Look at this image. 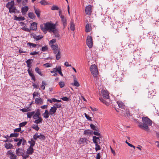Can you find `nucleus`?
<instances>
[{
    "instance_id": "5",
    "label": "nucleus",
    "mask_w": 159,
    "mask_h": 159,
    "mask_svg": "<svg viewBox=\"0 0 159 159\" xmlns=\"http://www.w3.org/2000/svg\"><path fill=\"white\" fill-rule=\"evenodd\" d=\"M92 6L91 5H89L86 7L85 12L87 15H91L92 12Z\"/></svg>"
},
{
    "instance_id": "1",
    "label": "nucleus",
    "mask_w": 159,
    "mask_h": 159,
    "mask_svg": "<svg viewBox=\"0 0 159 159\" xmlns=\"http://www.w3.org/2000/svg\"><path fill=\"white\" fill-rule=\"evenodd\" d=\"M41 30L44 34L47 33L48 31L50 32L53 33L56 38L60 39V35L58 29L56 28L55 24L52 23L51 22L48 21L43 24L40 25Z\"/></svg>"
},
{
    "instance_id": "28",
    "label": "nucleus",
    "mask_w": 159,
    "mask_h": 159,
    "mask_svg": "<svg viewBox=\"0 0 159 159\" xmlns=\"http://www.w3.org/2000/svg\"><path fill=\"white\" fill-rule=\"evenodd\" d=\"M43 120V119L41 118V117H39L38 119V120H35L34 121V123L37 124H39V123H42V121Z\"/></svg>"
},
{
    "instance_id": "62",
    "label": "nucleus",
    "mask_w": 159,
    "mask_h": 159,
    "mask_svg": "<svg viewBox=\"0 0 159 159\" xmlns=\"http://www.w3.org/2000/svg\"><path fill=\"white\" fill-rule=\"evenodd\" d=\"M22 156L23 157V158L26 159L27 158L29 157V155L28 154H27L26 155H24V153L22 155Z\"/></svg>"
},
{
    "instance_id": "47",
    "label": "nucleus",
    "mask_w": 159,
    "mask_h": 159,
    "mask_svg": "<svg viewBox=\"0 0 159 159\" xmlns=\"http://www.w3.org/2000/svg\"><path fill=\"white\" fill-rule=\"evenodd\" d=\"M16 157H17L16 155L13 153H11V155L10 157V159H16Z\"/></svg>"
},
{
    "instance_id": "60",
    "label": "nucleus",
    "mask_w": 159,
    "mask_h": 159,
    "mask_svg": "<svg viewBox=\"0 0 159 159\" xmlns=\"http://www.w3.org/2000/svg\"><path fill=\"white\" fill-rule=\"evenodd\" d=\"M93 134L97 136H101V134L99 132L97 131H94L93 132Z\"/></svg>"
},
{
    "instance_id": "15",
    "label": "nucleus",
    "mask_w": 159,
    "mask_h": 159,
    "mask_svg": "<svg viewBox=\"0 0 159 159\" xmlns=\"http://www.w3.org/2000/svg\"><path fill=\"white\" fill-rule=\"evenodd\" d=\"M29 9V8L28 6H25L22 7L21 9V12L23 15H25L26 14L27 12Z\"/></svg>"
},
{
    "instance_id": "51",
    "label": "nucleus",
    "mask_w": 159,
    "mask_h": 159,
    "mask_svg": "<svg viewBox=\"0 0 159 159\" xmlns=\"http://www.w3.org/2000/svg\"><path fill=\"white\" fill-rule=\"evenodd\" d=\"M39 139L41 140H43L45 139V137L43 134H40V135H39Z\"/></svg>"
},
{
    "instance_id": "18",
    "label": "nucleus",
    "mask_w": 159,
    "mask_h": 159,
    "mask_svg": "<svg viewBox=\"0 0 159 159\" xmlns=\"http://www.w3.org/2000/svg\"><path fill=\"white\" fill-rule=\"evenodd\" d=\"M34 10L35 13L37 15V17L39 18H40L41 13L40 10L39 9L35 8V7H34Z\"/></svg>"
},
{
    "instance_id": "49",
    "label": "nucleus",
    "mask_w": 159,
    "mask_h": 159,
    "mask_svg": "<svg viewBox=\"0 0 159 159\" xmlns=\"http://www.w3.org/2000/svg\"><path fill=\"white\" fill-rule=\"evenodd\" d=\"M58 7L56 5H53L51 7V10H58Z\"/></svg>"
},
{
    "instance_id": "4",
    "label": "nucleus",
    "mask_w": 159,
    "mask_h": 159,
    "mask_svg": "<svg viewBox=\"0 0 159 159\" xmlns=\"http://www.w3.org/2000/svg\"><path fill=\"white\" fill-rule=\"evenodd\" d=\"M86 43L89 48H92L93 46V42L92 37L90 36H88L87 39Z\"/></svg>"
},
{
    "instance_id": "20",
    "label": "nucleus",
    "mask_w": 159,
    "mask_h": 159,
    "mask_svg": "<svg viewBox=\"0 0 159 159\" xmlns=\"http://www.w3.org/2000/svg\"><path fill=\"white\" fill-rule=\"evenodd\" d=\"M5 147L7 149H9L13 148V146L11 143H6L5 144Z\"/></svg>"
},
{
    "instance_id": "40",
    "label": "nucleus",
    "mask_w": 159,
    "mask_h": 159,
    "mask_svg": "<svg viewBox=\"0 0 159 159\" xmlns=\"http://www.w3.org/2000/svg\"><path fill=\"white\" fill-rule=\"evenodd\" d=\"M74 85L76 87H79L80 86L79 84L75 78L74 79Z\"/></svg>"
},
{
    "instance_id": "25",
    "label": "nucleus",
    "mask_w": 159,
    "mask_h": 159,
    "mask_svg": "<svg viewBox=\"0 0 159 159\" xmlns=\"http://www.w3.org/2000/svg\"><path fill=\"white\" fill-rule=\"evenodd\" d=\"M28 16L30 18L32 19H34L36 17L35 16L33 12H30L28 14Z\"/></svg>"
},
{
    "instance_id": "14",
    "label": "nucleus",
    "mask_w": 159,
    "mask_h": 159,
    "mask_svg": "<svg viewBox=\"0 0 159 159\" xmlns=\"http://www.w3.org/2000/svg\"><path fill=\"white\" fill-rule=\"evenodd\" d=\"M30 29L33 30H35L37 29V23L33 22L31 24Z\"/></svg>"
},
{
    "instance_id": "53",
    "label": "nucleus",
    "mask_w": 159,
    "mask_h": 159,
    "mask_svg": "<svg viewBox=\"0 0 159 159\" xmlns=\"http://www.w3.org/2000/svg\"><path fill=\"white\" fill-rule=\"evenodd\" d=\"M31 61H33V59H29L27 60L26 62L27 65H31Z\"/></svg>"
},
{
    "instance_id": "48",
    "label": "nucleus",
    "mask_w": 159,
    "mask_h": 159,
    "mask_svg": "<svg viewBox=\"0 0 159 159\" xmlns=\"http://www.w3.org/2000/svg\"><path fill=\"white\" fill-rule=\"evenodd\" d=\"M38 133H36L33 135V138L35 140H36L37 138H39V135L37 134Z\"/></svg>"
},
{
    "instance_id": "37",
    "label": "nucleus",
    "mask_w": 159,
    "mask_h": 159,
    "mask_svg": "<svg viewBox=\"0 0 159 159\" xmlns=\"http://www.w3.org/2000/svg\"><path fill=\"white\" fill-rule=\"evenodd\" d=\"M56 59L57 60H59L61 58V52L60 51H59L56 54Z\"/></svg>"
},
{
    "instance_id": "9",
    "label": "nucleus",
    "mask_w": 159,
    "mask_h": 159,
    "mask_svg": "<svg viewBox=\"0 0 159 159\" xmlns=\"http://www.w3.org/2000/svg\"><path fill=\"white\" fill-rule=\"evenodd\" d=\"M24 152V150L21 148H18L16 149V154L17 156H22Z\"/></svg>"
},
{
    "instance_id": "50",
    "label": "nucleus",
    "mask_w": 159,
    "mask_h": 159,
    "mask_svg": "<svg viewBox=\"0 0 159 159\" xmlns=\"http://www.w3.org/2000/svg\"><path fill=\"white\" fill-rule=\"evenodd\" d=\"M42 5H45L48 4V3L45 0H42L39 2Z\"/></svg>"
},
{
    "instance_id": "26",
    "label": "nucleus",
    "mask_w": 159,
    "mask_h": 159,
    "mask_svg": "<svg viewBox=\"0 0 159 159\" xmlns=\"http://www.w3.org/2000/svg\"><path fill=\"white\" fill-rule=\"evenodd\" d=\"M92 131L89 129H86L84 131V135H90L92 134Z\"/></svg>"
},
{
    "instance_id": "30",
    "label": "nucleus",
    "mask_w": 159,
    "mask_h": 159,
    "mask_svg": "<svg viewBox=\"0 0 159 159\" xmlns=\"http://www.w3.org/2000/svg\"><path fill=\"white\" fill-rule=\"evenodd\" d=\"M117 103L119 108L122 109L124 108L125 106L122 102H117Z\"/></svg>"
},
{
    "instance_id": "46",
    "label": "nucleus",
    "mask_w": 159,
    "mask_h": 159,
    "mask_svg": "<svg viewBox=\"0 0 159 159\" xmlns=\"http://www.w3.org/2000/svg\"><path fill=\"white\" fill-rule=\"evenodd\" d=\"M27 123V122L26 121L20 123L19 125L20 127L21 128V127H23L25 126Z\"/></svg>"
},
{
    "instance_id": "57",
    "label": "nucleus",
    "mask_w": 159,
    "mask_h": 159,
    "mask_svg": "<svg viewBox=\"0 0 159 159\" xmlns=\"http://www.w3.org/2000/svg\"><path fill=\"white\" fill-rule=\"evenodd\" d=\"M54 105L56 106L55 107H56V108H60L61 106V103H55Z\"/></svg>"
},
{
    "instance_id": "22",
    "label": "nucleus",
    "mask_w": 159,
    "mask_h": 159,
    "mask_svg": "<svg viewBox=\"0 0 159 159\" xmlns=\"http://www.w3.org/2000/svg\"><path fill=\"white\" fill-rule=\"evenodd\" d=\"M28 74L31 77V79L34 81V82L36 81V79L34 75L31 73V72L29 71Z\"/></svg>"
},
{
    "instance_id": "64",
    "label": "nucleus",
    "mask_w": 159,
    "mask_h": 159,
    "mask_svg": "<svg viewBox=\"0 0 159 159\" xmlns=\"http://www.w3.org/2000/svg\"><path fill=\"white\" fill-rule=\"evenodd\" d=\"M101 156L100 155V153H98L97 154L96 159H100Z\"/></svg>"
},
{
    "instance_id": "52",
    "label": "nucleus",
    "mask_w": 159,
    "mask_h": 159,
    "mask_svg": "<svg viewBox=\"0 0 159 159\" xmlns=\"http://www.w3.org/2000/svg\"><path fill=\"white\" fill-rule=\"evenodd\" d=\"M48 47L47 46L43 47L41 49V50L43 52H45L48 49Z\"/></svg>"
},
{
    "instance_id": "54",
    "label": "nucleus",
    "mask_w": 159,
    "mask_h": 159,
    "mask_svg": "<svg viewBox=\"0 0 159 159\" xmlns=\"http://www.w3.org/2000/svg\"><path fill=\"white\" fill-rule=\"evenodd\" d=\"M59 84L61 88H62L65 86V84L63 82H60L59 83Z\"/></svg>"
},
{
    "instance_id": "61",
    "label": "nucleus",
    "mask_w": 159,
    "mask_h": 159,
    "mask_svg": "<svg viewBox=\"0 0 159 159\" xmlns=\"http://www.w3.org/2000/svg\"><path fill=\"white\" fill-rule=\"evenodd\" d=\"M38 53H39L38 52L34 51V52H31L30 53V55H35L38 54Z\"/></svg>"
},
{
    "instance_id": "6",
    "label": "nucleus",
    "mask_w": 159,
    "mask_h": 159,
    "mask_svg": "<svg viewBox=\"0 0 159 159\" xmlns=\"http://www.w3.org/2000/svg\"><path fill=\"white\" fill-rule=\"evenodd\" d=\"M88 140L86 138H80L78 141L79 143L80 144L85 143L86 144L88 143Z\"/></svg>"
},
{
    "instance_id": "42",
    "label": "nucleus",
    "mask_w": 159,
    "mask_h": 159,
    "mask_svg": "<svg viewBox=\"0 0 159 159\" xmlns=\"http://www.w3.org/2000/svg\"><path fill=\"white\" fill-rule=\"evenodd\" d=\"M95 150L96 151H97L98 150H101V147L100 145H99L97 143H95Z\"/></svg>"
},
{
    "instance_id": "12",
    "label": "nucleus",
    "mask_w": 159,
    "mask_h": 159,
    "mask_svg": "<svg viewBox=\"0 0 159 159\" xmlns=\"http://www.w3.org/2000/svg\"><path fill=\"white\" fill-rule=\"evenodd\" d=\"M35 102L37 104H42L43 103V99L40 98H36L35 99Z\"/></svg>"
},
{
    "instance_id": "17",
    "label": "nucleus",
    "mask_w": 159,
    "mask_h": 159,
    "mask_svg": "<svg viewBox=\"0 0 159 159\" xmlns=\"http://www.w3.org/2000/svg\"><path fill=\"white\" fill-rule=\"evenodd\" d=\"M34 150L33 147H30L27 150V153L28 155H31L34 152Z\"/></svg>"
},
{
    "instance_id": "58",
    "label": "nucleus",
    "mask_w": 159,
    "mask_h": 159,
    "mask_svg": "<svg viewBox=\"0 0 159 159\" xmlns=\"http://www.w3.org/2000/svg\"><path fill=\"white\" fill-rule=\"evenodd\" d=\"M84 115H85V116L88 120H91V117L87 115L86 113H85Z\"/></svg>"
},
{
    "instance_id": "19",
    "label": "nucleus",
    "mask_w": 159,
    "mask_h": 159,
    "mask_svg": "<svg viewBox=\"0 0 159 159\" xmlns=\"http://www.w3.org/2000/svg\"><path fill=\"white\" fill-rule=\"evenodd\" d=\"M91 25L88 23L86 24L85 26V32H89L91 31Z\"/></svg>"
},
{
    "instance_id": "11",
    "label": "nucleus",
    "mask_w": 159,
    "mask_h": 159,
    "mask_svg": "<svg viewBox=\"0 0 159 159\" xmlns=\"http://www.w3.org/2000/svg\"><path fill=\"white\" fill-rule=\"evenodd\" d=\"M57 110L56 107L53 106L49 110V114L51 115L54 114L56 112Z\"/></svg>"
},
{
    "instance_id": "33",
    "label": "nucleus",
    "mask_w": 159,
    "mask_h": 159,
    "mask_svg": "<svg viewBox=\"0 0 159 159\" xmlns=\"http://www.w3.org/2000/svg\"><path fill=\"white\" fill-rule=\"evenodd\" d=\"M99 99L101 102H102L106 105L108 106L109 105V103L104 100L102 98H99Z\"/></svg>"
},
{
    "instance_id": "8",
    "label": "nucleus",
    "mask_w": 159,
    "mask_h": 159,
    "mask_svg": "<svg viewBox=\"0 0 159 159\" xmlns=\"http://www.w3.org/2000/svg\"><path fill=\"white\" fill-rule=\"evenodd\" d=\"M102 94L104 98L108 99L109 98V94L105 90L102 91Z\"/></svg>"
},
{
    "instance_id": "10",
    "label": "nucleus",
    "mask_w": 159,
    "mask_h": 159,
    "mask_svg": "<svg viewBox=\"0 0 159 159\" xmlns=\"http://www.w3.org/2000/svg\"><path fill=\"white\" fill-rule=\"evenodd\" d=\"M93 142L94 143L100 144V139L99 137H97L96 136H93Z\"/></svg>"
},
{
    "instance_id": "35",
    "label": "nucleus",
    "mask_w": 159,
    "mask_h": 159,
    "mask_svg": "<svg viewBox=\"0 0 159 159\" xmlns=\"http://www.w3.org/2000/svg\"><path fill=\"white\" fill-rule=\"evenodd\" d=\"M90 127L91 128L94 130L98 131V129L97 127H96L95 125L92 124H90Z\"/></svg>"
},
{
    "instance_id": "43",
    "label": "nucleus",
    "mask_w": 159,
    "mask_h": 159,
    "mask_svg": "<svg viewBox=\"0 0 159 159\" xmlns=\"http://www.w3.org/2000/svg\"><path fill=\"white\" fill-rule=\"evenodd\" d=\"M19 135L18 133H12L10 134V137H17Z\"/></svg>"
},
{
    "instance_id": "56",
    "label": "nucleus",
    "mask_w": 159,
    "mask_h": 159,
    "mask_svg": "<svg viewBox=\"0 0 159 159\" xmlns=\"http://www.w3.org/2000/svg\"><path fill=\"white\" fill-rule=\"evenodd\" d=\"M61 99L63 100V101H67L69 100V98H67L66 97H64L61 98Z\"/></svg>"
},
{
    "instance_id": "29",
    "label": "nucleus",
    "mask_w": 159,
    "mask_h": 159,
    "mask_svg": "<svg viewBox=\"0 0 159 159\" xmlns=\"http://www.w3.org/2000/svg\"><path fill=\"white\" fill-rule=\"evenodd\" d=\"M9 12H10V13H15V11L16 10V7H15L13 6V7H12L10 8H9Z\"/></svg>"
},
{
    "instance_id": "3",
    "label": "nucleus",
    "mask_w": 159,
    "mask_h": 159,
    "mask_svg": "<svg viewBox=\"0 0 159 159\" xmlns=\"http://www.w3.org/2000/svg\"><path fill=\"white\" fill-rule=\"evenodd\" d=\"M90 71L94 77H96L98 75V68L95 65H93L91 66Z\"/></svg>"
},
{
    "instance_id": "16",
    "label": "nucleus",
    "mask_w": 159,
    "mask_h": 159,
    "mask_svg": "<svg viewBox=\"0 0 159 159\" xmlns=\"http://www.w3.org/2000/svg\"><path fill=\"white\" fill-rule=\"evenodd\" d=\"M110 21V19L108 16L105 17L104 19L102 20V22L104 24L107 25L109 23Z\"/></svg>"
},
{
    "instance_id": "39",
    "label": "nucleus",
    "mask_w": 159,
    "mask_h": 159,
    "mask_svg": "<svg viewBox=\"0 0 159 159\" xmlns=\"http://www.w3.org/2000/svg\"><path fill=\"white\" fill-rule=\"evenodd\" d=\"M27 45H29L30 48H31V47L32 48H35L36 46V44L31 43H27Z\"/></svg>"
},
{
    "instance_id": "31",
    "label": "nucleus",
    "mask_w": 159,
    "mask_h": 159,
    "mask_svg": "<svg viewBox=\"0 0 159 159\" xmlns=\"http://www.w3.org/2000/svg\"><path fill=\"white\" fill-rule=\"evenodd\" d=\"M34 114V111L28 112L27 114V118H30L32 116H33Z\"/></svg>"
},
{
    "instance_id": "24",
    "label": "nucleus",
    "mask_w": 159,
    "mask_h": 159,
    "mask_svg": "<svg viewBox=\"0 0 159 159\" xmlns=\"http://www.w3.org/2000/svg\"><path fill=\"white\" fill-rule=\"evenodd\" d=\"M43 36L42 35L34 36L33 38L36 41H38L43 38Z\"/></svg>"
},
{
    "instance_id": "7",
    "label": "nucleus",
    "mask_w": 159,
    "mask_h": 159,
    "mask_svg": "<svg viewBox=\"0 0 159 159\" xmlns=\"http://www.w3.org/2000/svg\"><path fill=\"white\" fill-rule=\"evenodd\" d=\"M61 18L63 26V29H64L67 25V20L66 18H65L64 16H61Z\"/></svg>"
},
{
    "instance_id": "23",
    "label": "nucleus",
    "mask_w": 159,
    "mask_h": 159,
    "mask_svg": "<svg viewBox=\"0 0 159 159\" xmlns=\"http://www.w3.org/2000/svg\"><path fill=\"white\" fill-rule=\"evenodd\" d=\"M28 143L30 144V146L33 147L35 143V141L32 138L30 139V140L28 141Z\"/></svg>"
},
{
    "instance_id": "41",
    "label": "nucleus",
    "mask_w": 159,
    "mask_h": 159,
    "mask_svg": "<svg viewBox=\"0 0 159 159\" xmlns=\"http://www.w3.org/2000/svg\"><path fill=\"white\" fill-rule=\"evenodd\" d=\"M40 115V110L39 109L37 110L36 112V113L34 114V117H35V116H36L39 118V116Z\"/></svg>"
},
{
    "instance_id": "34",
    "label": "nucleus",
    "mask_w": 159,
    "mask_h": 159,
    "mask_svg": "<svg viewBox=\"0 0 159 159\" xmlns=\"http://www.w3.org/2000/svg\"><path fill=\"white\" fill-rule=\"evenodd\" d=\"M57 72H58L61 76L62 77L63 76V74L61 72V67L60 66H59L57 68Z\"/></svg>"
},
{
    "instance_id": "45",
    "label": "nucleus",
    "mask_w": 159,
    "mask_h": 159,
    "mask_svg": "<svg viewBox=\"0 0 159 159\" xmlns=\"http://www.w3.org/2000/svg\"><path fill=\"white\" fill-rule=\"evenodd\" d=\"M56 42V39H53L50 40L49 42V44L50 45H52V44L55 43Z\"/></svg>"
},
{
    "instance_id": "27",
    "label": "nucleus",
    "mask_w": 159,
    "mask_h": 159,
    "mask_svg": "<svg viewBox=\"0 0 159 159\" xmlns=\"http://www.w3.org/2000/svg\"><path fill=\"white\" fill-rule=\"evenodd\" d=\"M14 19L16 20L21 21L25 20V18L24 17L20 16L18 17L16 16H15Z\"/></svg>"
},
{
    "instance_id": "55",
    "label": "nucleus",
    "mask_w": 159,
    "mask_h": 159,
    "mask_svg": "<svg viewBox=\"0 0 159 159\" xmlns=\"http://www.w3.org/2000/svg\"><path fill=\"white\" fill-rule=\"evenodd\" d=\"M27 66L28 67V69L27 70L28 73H29V71L31 72L32 70V69H31L32 65H27Z\"/></svg>"
},
{
    "instance_id": "38",
    "label": "nucleus",
    "mask_w": 159,
    "mask_h": 159,
    "mask_svg": "<svg viewBox=\"0 0 159 159\" xmlns=\"http://www.w3.org/2000/svg\"><path fill=\"white\" fill-rule=\"evenodd\" d=\"M51 48L53 50H54L55 49H58V45L57 44H52L51 45Z\"/></svg>"
},
{
    "instance_id": "44",
    "label": "nucleus",
    "mask_w": 159,
    "mask_h": 159,
    "mask_svg": "<svg viewBox=\"0 0 159 159\" xmlns=\"http://www.w3.org/2000/svg\"><path fill=\"white\" fill-rule=\"evenodd\" d=\"M32 128L37 131L39 129V128L37 125H33L32 126Z\"/></svg>"
},
{
    "instance_id": "59",
    "label": "nucleus",
    "mask_w": 159,
    "mask_h": 159,
    "mask_svg": "<svg viewBox=\"0 0 159 159\" xmlns=\"http://www.w3.org/2000/svg\"><path fill=\"white\" fill-rule=\"evenodd\" d=\"M21 130V128L19 127L18 128H16L14 130V131L15 132H20Z\"/></svg>"
},
{
    "instance_id": "13",
    "label": "nucleus",
    "mask_w": 159,
    "mask_h": 159,
    "mask_svg": "<svg viewBox=\"0 0 159 159\" xmlns=\"http://www.w3.org/2000/svg\"><path fill=\"white\" fill-rule=\"evenodd\" d=\"M14 6V2L13 0L11 1V2H8L6 6L7 8L8 9Z\"/></svg>"
},
{
    "instance_id": "63",
    "label": "nucleus",
    "mask_w": 159,
    "mask_h": 159,
    "mask_svg": "<svg viewBox=\"0 0 159 159\" xmlns=\"http://www.w3.org/2000/svg\"><path fill=\"white\" fill-rule=\"evenodd\" d=\"M18 141L19 142L17 143V145L19 146L21 145L22 142V140L21 139H20Z\"/></svg>"
},
{
    "instance_id": "36",
    "label": "nucleus",
    "mask_w": 159,
    "mask_h": 159,
    "mask_svg": "<svg viewBox=\"0 0 159 159\" xmlns=\"http://www.w3.org/2000/svg\"><path fill=\"white\" fill-rule=\"evenodd\" d=\"M20 111H22L23 112H25L30 111V107H27L26 108H25L23 109H20Z\"/></svg>"
},
{
    "instance_id": "32",
    "label": "nucleus",
    "mask_w": 159,
    "mask_h": 159,
    "mask_svg": "<svg viewBox=\"0 0 159 159\" xmlns=\"http://www.w3.org/2000/svg\"><path fill=\"white\" fill-rule=\"evenodd\" d=\"M70 28L71 30L72 31H74L75 30V24L72 21H71L70 22Z\"/></svg>"
},
{
    "instance_id": "21",
    "label": "nucleus",
    "mask_w": 159,
    "mask_h": 159,
    "mask_svg": "<svg viewBox=\"0 0 159 159\" xmlns=\"http://www.w3.org/2000/svg\"><path fill=\"white\" fill-rule=\"evenodd\" d=\"M35 70L37 73L38 74L40 75L41 76H43V75L39 67H37L35 68Z\"/></svg>"
},
{
    "instance_id": "2",
    "label": "nucleus",
    "mask_w": 159,
    "mask_h": 159,
    "mask_svg": "<svg viewBox=\"0 0 159 159\" xmlns=\"http://www.w3.org/2000/svg\"><path fill=\"white\" fill-rule=\"evenodd\" d=\"M143 123H140L138 125V126L146 131L149 130L148 126H151L152 124V121L148 117H143L142 118Z\"/></svg>"
}]
</instances>
